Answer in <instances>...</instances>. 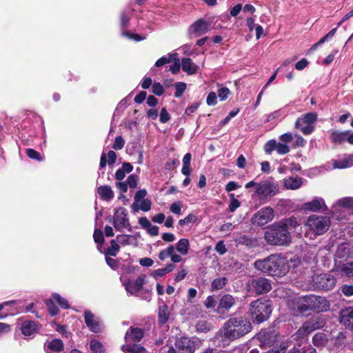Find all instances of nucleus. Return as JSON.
Instances as JSON below:
<instances>
[{"label": "nucleus", "instance_id": "obj_28", "mask_svg": "<svg viewBox=\"0 0 353 353\" xmlns=\"http://www.w3.org/2000/svg\"><path fill=\"white\" fill-rule=\"evenodd\" d=\"M117 241L121 245H137V239L135 235L119 234L117 236Z\"/></svg>", "mask_w": 353, "mask_h": 353}, {"label": "nucleus", "instance_id": "obj_60", "mask_svg": "<svg viewBox=\"0 0 353 353\" xmlns=\"http://www.w3.org/2000/svg\"><path fill=\"white\" fill-rule=\"evenodd\" d=\"M204 304L208 309H214L216 305V301L213 296H208L206 298Z\"/></svg>", "mask_w": 353, "mask_h": 353}, {"label": "nucleus", "instance_id": "obj_7", "mask_svg": "<svg viewBox=\"0 0 353 353\" xmlns=\"http://www.w3.org/2000/svg\"><path fill=\"white\" fill-rule=\"evenodd\" d=\"M288 307L294 315H304L312 310L310 294L298 296L288 301Z\"/></svg>", "mask_w": 353, "mask_h": 353}, {"label": "nucleus", "instance_id": "obj_3", "mask_svg": "<svg viewBox=\"0 0 353 353\" xmlns=\"http://www.w3.org/2000/svg\"><path fill=\"white\" fill-rule=\"evenodd\" d=\"M254 267L268 275L282 276L289 270L288 261L279 254H271L263 259H258L254 263Z\"/></svg>", "mask_w": 353, "mask_h": 353}, {"label": "nucleus", "instance_id": "obj_57", "mask_svg": "<svg viewBox=\"0 0 353 353\" xmlns=\"http://www.w3.org/2000/svg\"><path fill=\"white\" fill-rule=\"evenodd\" d=\"M152 92L157 95L161 96L164 93V88L160 83H154L152 85Z\"/></svg>", "mask_w": 353, "mask_h": 353}, {"label": "nucleus", "instance_id": "obj_50", "mask_svg": "<svg viewBox=\"0 0 353 353\" xmlns=\"http://www.w3.org/2000/svg\"><path fill=\"white\" fill-rule=\"evenodd\" d=\"M196 221V216L193 214H189L185 218L183 219H180L179 221V224L180 226L183 227L189 223H193Z\"/></svg>", "mask_w": 353, "mask_h": 353}, {"label": "nucleus", "instance_id": "obj_1", "mask_svg": "<svg viewBox=\"0 0 353 353\" xmlns=\"http://www.w3.org/2000/svg\"><path fill=\"white\" fill-rule=\"evenodd\" d=\"M252 324L249 319L244 316L230 318L217 332L215 339L219 345H226L232 341L239 339L252 330Z\"/></svg>", "mask_w": 353, "mask_h": 353}, {"label": "nucleus", "instance_id": "obj_56", "mask_svg": "<svg viewBox=\"0 0 353 353\" xmlns=\"http://www.w3.org/2000/svg\"><path fill=\"white\" fill-rule=\"evenodd\" d=\"M146 194L147 192L145 189L137 191L134 195V205H138L141 200L145 199L144 198L146 196Z\"/></svg>", "mask_w": 353, "mask_h": 353}, {"label": "nucleus", "instance_id": "obj_20", "mask_svg": "<svg viewBox=\"0 0 353 353\" xmlns=\"http://www.w3.org/2000/svg\"><path fill=\"white\" fill-rule=\"evenodd\" d=\"M316 320L312 319L307 321L298 330L297 334L299 336L304 337L309 334L310 332L319 327Z\"/></svg>", "mask_w": 353, "mask_h": 353}, {"label": "nucleus", "instance_id": "obj_45", "mask_svg": "<svg viewBox=\"0 0 353 353\" xmlns=\"http://www.w3.org/2000/svg\"><path fill=\"white\" fill-rule=\"evenodd\" d=\"M132 10H125L121 14V26L122 28H126L128 27L130 15L131 14Z\"/></svg>", "mask_w": 353, "mask_h": 353}, {"label": "nucleus", "instance_id": "obj_26", "mask_svg": "<svg viewBox=\"0 0 353 353\" xmlns=\"http://www.w3.org/2000/svg\"><path fill=\"white\" fill-rule=\"evenodd\" d=\"M303 185V179L299 176L287 177L283 179V185L287 190H296Z\"/></svg>", "mask_w": 353, "mask_h": 353}, {"label": "nucleus", "instance_id": "obj_32", "mask_svg": "<svg viewBox=\"0 0 353 353\" xmlns=\"http://www.w3.org/2000/svg\"><path fill=\"white\" fill-rule=\"evenodd\" d=\"M121 350L125 353H144L145 352V349L141 345L132 343H126L122 345Z\"/></svg>", "mask_w": 353, "mask_h": 353}, {"label": "nucleus", "instance_id": "obj_43", "mask_svg": "<svg viewBox=\"0 0 353 353\" xmlns=\"http://www.w3.org/2000/svg\"><path fill=\"white\" fill-rule=\"evenodd\" d=\"M172 252H175V248L170 245L166 249L162 250L159 254V259L161 261H165L167 258L171 257Z\"/></svg>", "mask_w": 353, "mask_h": 353}, {"label": "nucleus", "instance_id": "obj_62", "mask_svg": "<svg viewBox=\"0 0 353 353\" xmlns=\"http://www.w3.org/2000/svg\"><path fill=\"white\" fill-rule=\"evenodd\" d=\"M208 105H215L217 103V96L214 92H210L206 99Z\"/></svg>", "mask_w": 353, "mask_h": 353}, {"label": "nucleus", "instance_id": "obj_10", "mask_svg": "<svg viewBox=\"0 0 353 353\" xmlns=\"http://www.w3.org/2000/svg\"><path fill=\"white\" fill-rule=\"evenodd\" d=\"M314 287L321 290H330L336 285V278L330 273L316 274L313 276Z\"/></svg>", "mask_w": 353, "mask_h": 353}, {"label": "nucleus", "instance_id": "obj_38", "mask_svg": "<svg viewBox=\"0 0 353 353\" xmlns=\"http://www.w3.org/2000/svg\"><path fill=\"white\" fill-rule=\"evenodd\" d=\"M228 283V279L225 277H220L215 279L211 283L212 290H219L223 288Z\"/></svg>", "mask_w": 353, "mask_h": 353}, {"label": "nucleus", "instance_id": "obj_24", "mask_svg": "<svg viewBox=\"0 0 353 353\" xmlns=\"http://www.w3.org/2000/svg\"><path fill=\"white\" fill-rule=\"evenodd\" d=\"M181 68L185 72L190 75L197 73L199 70V66L190 58L181 59Z\"/></svg>", "mask_w": 353, "mask_h": 353}, {"label": "nucleus", "instance_id": "obj_51", "mask_svg": "<svg viewBox=\"0 0 353 353\" xmlns=\"http://www.w3.org/2000/svg\"><path fill=\"white\" fill-rule=\"evenodd\" d=\"M295 127L296 128L299 129L301 132L305 135L310 134L314 130V125L309 124H300V126Z\"/></svg>", "mask_w": 353, "mask_h": 353}, {"label": "nucleus", "instance_id": "obj_29", "mask_svg": "<svg viewBox=\"0 0 353 353\" xmlns=\"http://www.w3.org/2000/svg\"><path fill=\"white\" fill-rule=\"evenodd\" d=\"M317 119V114L314 112H309L299 117L296 123L295 126H300V124H309L314 125Z\"/></svg>", "mask_w": 353, "mask_h": 353}, {"label": "nucleus", "instance_id": "obj_11", "mask_svg": "<svg viewBox=\"0 0 353 353\" xmlns=\"http://www.w3.org/2000/svg\"><path fill=\"white\" fill-rule=\"evenodd\" d=\"M248 287L250 291H254L257 294H263L271 290L272 284L269 279L259 277L250 280Z\"/></svg>", "mask_w": 353, "mask_h": 353}, {"label": "nucleus", "instance_id": "obj_4", "mask_svg": "<svg viewBox=\"0 0 353 353\" xmlns=\"http://www.w3.org/2000/svg\"><path fill=\"white\" fill-rule=\"evenodd\" d=\"M254 188L256 195L261 200L272 198L280 192L279 182L273 177L268 176L260 182L251 181L245 185L246 189Z\"/></svg>", "mask_w": 353, "mask_h": 353}, {"label": "nucleus", "instance_id": "obj_33", "mask_svg": "<svg viewBox=\"0 0 353 353\" xmlns=\"http://www.w3.org/2000/svg\"><path fill=\"white\" fill-rule=\"evenodd\" d=\"M175 268V265L173 263L168 264L165 268H160L156 270H153L150 275L156 280L159 279L160 277L163 276L168 273L171 272Z\"/></svg>", "mask_w": 353, "mask_h": 353}, {"label": "nucleus", "instance_id": "obj_15", "mask_svg": "<svg viewBox=\"0 0 353 353\" xmlns=\"http://www.w3.org/2000/svg\"><path fill=\"white\" fill-rule=\"evenodd\" d=\"M144 330L137 327H130L125 335V343H139L143 339Z\"/></svg>", "mask_w": 353, "mask_h": 353}, {"label": "nucleus", "instance_id": "obj_64", "mask_svg": "<svg viewBox=\"0 0 353 353\" xmlns=\"http://www.w3.org/2000/svg\"><path fill=\"white\" fill-rule=\"evenodd\" d=\"M230 93V90L226 87H223L219 90L218 96L221 101H225Z\"/></svg>", "mask_w": 353, "mask_h": 353}, {"label": "nucleus", "instance_id": "obj_53", "mask_svg": "<svg viewBox=\"0 0 353 353\" xmlns=\"http://www.w3.org/2000/svg\"><path fill=\"white\" fill-rule=\"evenodd\" d=\"M26 154L28 157L32 159H35L39 161H41L43 159L39 152L31 148L27 149Z\"/></svg>", "mask_w": 353, "mask_h": 353}, {"label": "nucleus", "instance_id": "obj_47", "mask_svg": "<svg viewBox=\"0 0 353 353\" xmlns=\"http://www.w3.org/2000/svg\"><path fill=\"white\" fill-rule=\"evenodd\" d=\"M174 87V97L176 98L181 97L186 89V84L183 82H178L175 83Z\"/></svg>", "mask_w": 353, "mask_h": 353}, {"label": "nucleus", "instance_id": "obj_46", "mask_svg": "<svg viewBox=\"0 0 353 353\" xmlns=\"http://www.w3.org/2000/svg\"><path fill=\"white\" fill-rule=\"evenodd\" d=\"M312 341L314 345L320 346L326 343L327 339L324 334L317 333L313 336Z\"/></svg>", "mask_w": 353, "mask_h": 353}, {"label": "nucleus", "instance_id": "obj_63", "mask_svg": "<svg viewBox=\"0 0 353 353\" xmlns=\"http://www.w3.org/2000/svg\"><path fill=\"white\" fill-rule=\"evenodd\" d=\"M342 293L346 296H351L353 295V285H343L341 288Z\"/></svg>", "mask_w": 353, "mask_h": 353}, {"label": "nucleus", "instance_id": "obj_42", "mask_svg": "<svg viewBox=\"0 0 353 353\" xmlns=\"http://www.w3.org/2000/svg\"><path fill=\"white\" fill-rule=\"evenodd\" d=\"M94 241L97 243V248L101 251V247L104 243V236L103 232L99 229H95L93 234Z\"/></svg>", "mask_w": 353, "mask_h": 353}, {"label": "nucleus", "instance_id": "obj_59", "mask_svg": "<svg viewBox=\"0 0 353 353\" xmlns=\"http://www.w3.org/2000/svg\"><path fill=\"white\" fill-rule=\"evenodd\" d=\"M124 144L125 141L123 139V137L121 136H118L115 138L112 147L114 150H119L123 148Z\"/></svg>", "mask_w": 353, "mask_h": 353}, {"label": "nucleus", "instance_id": "obj_12", "mask_svg": "<svg viewBox=\"0 0 353 353\" xmlns=\"http://www.w3.org/2000/svg\"><path fill=\"white\" fill-rule=\"evenodd\" d=\"M210 23L204 19H199L194 21L188 30L189 38L199 37L207 33L210 30Z\"/></svg>", "mask_w": 353, "mask_h": 353}, {"label": "nucleus", "instance_id": "obj_8", "mask_svg": "<svg viewBox=\"0 0 353 353\" xmlns=\"http://www.w3.org/2000/svg\"><path fill=\"white\" fill-rule=\"evenodd\" d=\"M201 345V341L196 337L181 336L177 338L174 347L179 353H194Z\"/></svg>", "mask_w": 353, "mask_h": 353}, {"label": "nucleus", "instance_id": "obj_34", "mask_svg": "<svg viewBox=\"0 0 353 353\" xmlns=\"http://www.w3.org/2000/svg\"><path fill=\"white\" fill-rule=\"evenodd\" d=\"M108 160L107 161L105 153H104V152L102 153L101 159H100V164H99L101 169L105 168L107 163L109 165H112L115 163L116 158H117V154H116L115 152H114L113 150H110L108 153Z\"/></svg>", "mask_w": 353, "mask_h": 353}, {"label": "nucleus", "instance_id": "obj_35", "mask_svg": "<svg viewBox=\"0 0 353 353\" xmlns=\"http://www.w3.org/2000/svg\"><path fill=\"white\" fill-rule=\"evenodd\" d=\"M190 248V243L187 239H181L176 244L175 249L182 255H186Z\"/></svg>", "mask_w": 353, "mask_h": 353}, {"label": "nucleus", "instance_id": "obj_52", "mask_svg": "<svg viewBox=\"0 0 353 353\" xmlns=\"http://www.w3.org/2000/svg\"><path fill=\"white\" fill-rule=\"evenodd\" d=\"M336 28H333L332 30H331L326 35L323 37L319 41V42L317 43L314 45V48H315L316 46H317L319 45H321L323 43H325V42L329 41L330 39H331L334 36V34H336Z\"/></svg>", "mask_w": 353, "mask_h": 353}, {"label": "nucleus", "instance_id": "obj_40", "mask_svg": "<svg viewBox=\"0 0 353 353\" xmlns=\"http://www.w3.org/2000/svg\"><path fill=\"white\" fill-rule=\"evenodd\" d=\"M110 244L111 245L106 249L105 254L114 256L119 252L120 246L119 243L114 239L111 240Z\"/></svg>", "mask_w": 353, "mask_h": 353}, {"label": "nucleus", "instance_id": "obj_6", "mask_svg": "<svg viewBox=\"0 0 353 353\" xmlns=\"http://www.w3.org/2000/svg\"><path fill=\"white\" fill-rule=\"evenodd\" d=\"M330 224V217L312 214L307 218L305 226L316 235H321L329 230Z\"/></svg>", "mask_w": 353, "mask_h": 353}, {"label": "nucleus", "instance_id": "obj_49", "mask_svg": "<svg viewBox=\"0 0 353 353\" xmlns=\"http://www.w3.org/2000/svg\"><path fill=\"white\" fill-rule=\"evenodd\" d=\"M239 243L245 245L250 247H254L256 245V241L254 239L250 238L246 235H243L239 239Z\"/></svg>", "mask_w": 353, "mask_h": 353}, {"label": "nucleus", "instance_id": "obj_5", "mask_svg": "<svg viewBox=\"0 0 353 353\" xmlns=\"http://www.w3.org/2000/svg\"><path fill=\"white\" fill-rule=\"evenodd\" d=\"M250 312L254 323L260 324L266 321L272 313L269 300L257 299L250 305Z\"/></svg>", "mask_w": 353, "mask_h": 353}, {"label": "nucleus", "instance_id": "obj_58", "mask_svg": "<svg viewBox=\"0 0 353 353\" xmlns=\"http://www.w3.org/2000/svg\"><path fill=\"white\" fill-rule=\"evenodd\" d=\"M170 119V116L167 109L165 108H163L161 110L160 115H159V121L162 123H167Z\"/></svg>", "mask_w": 353, "mask_h": 353}, {"label": "nucleus", "instance_id": "obj_14", "mask_svg": "<svg viewBox=\"0 0 353 353\" xmlns=\"http://www.w3.org/2000/svg\"><path fill=\"white\" fill-rule=\"evenodd\" d=\"M312 310L316 312H325L330 309V303L324 297L310 294Z\"/></svg>", "mask_w": 353, "mask_h": 353}, {"label": "nucleus", "instance_id": "obj_61", "mask_svg": "<svg viewBox=\"0 0 353 353\" xmlns=\"http://www.w3.org/2000/svg\"><path fill=\"white\" fill-rule=\"evenodd\" d=\"M139 209L144 212H148L151 208V201L148 199L141 200L139 203Z\"/></svg>", "mask_w": 353, "mask_h": 353}, {"label": "nucleus", "instance_id": "obj_17", "mask_svg": "<svg viewBox=\"0 0 353 353\" xmlns=\"http://www.w3.org/2000/svg\"><path fill=\"white\" fill-rule=\"evenodd\" d=\"M303 208L312 212L326 211L327 208L323 199L316 197L312 201L303 205Z\"/></svg>", "mask_w": 353, "mask_h": 353}, {"label": "nucleus", "instance_id": "obj_27", "mask_svg": "<svg viewBox=\"0 0 353 353\" xmlns=\"http://www.w3.org/2000/svg\"><path fill=\"white\" fill-rule=\"evenodd\" d=\"M334 168L344 169L353 166V154L345 157L342 159L334 160L332 163Z\"/></svg>", "mask_w": 353, "mask_h": 353}, {"label": "nucleus", "instance_id": "obj_16", "mask_svg": "<svg viewBox=\"0 0 353 353\" xmlns=\"http://www.w3.org/2000/svg\"><path fill=\"white\" fill-rule=\"evenodd\" d=\"M84 319L88 327L91 332L95 333L100 332L101 322L99 318L95 316L90 311H85Z\"/></svg>", "mask_w": 353, "mask_h": 353}, {"label": "nucleus", "instance_id": "obj_30", "mask_svg": "<svg viewBox=\"0 0 353 353\" xmlns=\"http://www.w3.org/2000/svg\"><path fill=\"white\" fill-rule=\"evenodd\" d=\"M97 193L100 199L104 201H110L114 196V194L112 188L108 185H101L97 188Z\"/></svg>", "mask_w": 353, "mask_h": 353}, {"label": "nucleus", "instance_id": "obj_25", "mask_svg": "<svg viewBox=\"0 0 353 353\" xmlns=\"http://www.w3.org/2000/svg\"><path fill=\"white\" fill-rule=\"evenodd\" d=\"M234 304V298L231 294H225L221 297L218 309L228 311Z\"/></svg>", "mask_w": 353, "mask_h": 353}, {"label": "nucleus", "instance_id": "obj_39", "mask_svg": "<svg viewBox=\"0 0 353 353\" xmlns=\"http://www.w3.org/2000/svg\"><path fill=\"white\" fill-rule=\"evenodd\" d=\"M172 59H177V53H172L170 54L168 57L163 56L159 59L156 63V67H161L166 63H170L172 61Z\"/></svg>", "mask_w": 353, "mask_h": 353}, {"label": "nucleus", "instance_id": "obj_19", "mask_svg": "<svg viewBox=\"0 0 353 353\" xmlns=\"http://www.w3.org/2000/svg\"><path fill=\"white\" fill-rule=\"evenodd\" d=\"M340 323L346 328L353 330V307H345L341 311Z\"/></svg>", "mask_w": 353, "mask_h": 353}, {"label": "nucleus", "instance_id": "obj_18", "mask_svg": "<svg viewBox=\"0 0 353 353\" xmlns=\"http://www.w3.org/2000/svg\"><path fill=\"white\" fill-rule=\"evenodd\" d=\"M62 341L59 339L47 341L43 346L46 353H64Z\"/></svg>", "mask_w": 353, "mask_h": 353}, {"label": "nucleus", "instance_id": "obj_23", "mask_svg": "<svg viewBox=\"0 0 353 353\" xmlns=\"http://www.w3.org/2000/svg\"><path fill=\"white\" fill-rule=\"evenodd\" d=\"M144 283L142 277H138L134 281H129L125 284L126 291L130 294H135L140 291Z\"/></svg>", "mask_w": 353, "mask_h": 353}, {"label": "nucleus", "instance_id": "obj_48", "mask_svg": "<svg viewBox=\"0 0 353 353\" xmlns=\"http://www.w3.org/2000/svg\"><path fill=\"white\" fill-rule=\"evenodd\" d=\"M277 144L278 143L274 139L268 141L264 145V150L265 153L270 154L274 150H276Z\"/></svg>", "mask_w": 353, "mask_h": 353}, {"label": "nucleus", "instance_id": "obj_41", "mask_svg": "<svg viewBox=\"0 0 353 353\" xmlns=\"http://www.w3.org/2000/svg\"><path fill=\"white\" fill-rule=\"evenodd\" d=\"M90 347L94 353H105V352L103 344L95 339L90 341Z\"/></svg>", "mask_w": 353, "mask_h": 353}, {"label": "nucleus", "instance_id": "obj_37", "mask_svg": "<svg viewBox=\"0 0 353 353\" xmlns=\"http://www.w3.org/2000/svg\"><path fill=\"white\" fill-rule=\"evenodd\" d=\"M159 323L160 324H165L169 319L168 307L166 305L163 304L159 308Z\"/></svg>", "mask_w": 353, "mask_h": 353}, {"label": "nucleus", "instance_id": "obj_31", "mask_svg": "<svg viewBox=\"0 0 353 353\" xmlns=\"http://www.w3.org/2000/svg\"><path fill=\"white\" fill-rule=\"evenodd\" d=\"M335 270L343 275L353 276V262L336 264Z\"/></svg>", "mask_w": 353, "mask_h": 353}, {"label": "nucleus", "instance_id": "obj_36", "mask_svg": "<svg viewBox=\"0 0 353 353\" xmlns=\"http://www.w3.org/2000/svg\"><path fill=\"white\" fill-rule=\"evenodd\" d=\"M338 206L345 208H353V197H345L338 201L337 203L333 205L332 214H335V210Z\"/></svg>", "mask_w": 353, "mask_h": 353}, {"label": "nucleus", "instance_id": "obj_2", "mask_svg": "<svg viewBox=\"0 0 353 353\" xmlns=\"http://www.w3.org/2000/svg\"><path fill=\"white\" fill-rule=\"evenodd\" d=\"M296 218L291 216L270 225L264 234V239L270 245H286L291 241L290 231L298 225Z\"/></svg>", "mask_w": 353, "mask_h": 353}, {"label": "nucleus", "instance_id": "obj_44", "mask_svg": "<svg viewBox=\"0 0 353 353\" xmlns=\"http://www.w3.org/2000/svg\"><path fill=\"white\" fill-rule=\"evenodd\" d=\"M52 298L63 309H68V308H69L68 301L65 299H64L63 297L61 296L59 294H57V293L52 294Z\"/></svg>", "mask_w": 353, "mask_h": 353}, {"label": "nucleus", "instance_id": "obj_54", "mask_svg": "<svg viewBox=\"0 0 353 353\" xmlns=\"http://www.w3.org/2000/svg\"><path fill=\"white\" fill-rule=\"evenodd\" d=\"M46 305L48 307V310L51 316H53L58 314L59 308L55 305L52 300H48L46 301Z\"/></svg>", "mask_w": 353, "mask_h": 353}, {"label": "nucleus", "instance_id": "obj_22", "mask_svg": "<svg viewBox=\"0 0 353 353\" xmlns=\"http://www.w3.org/2000/svg\"><path fill=\"white\" fill-rule=\"evenodd\" d=\"M347 130L339 131L336 130H330L329 131L330 138L334 144H342L346 141Z\"/></svg>", "mask_w": 353, "mask_h": 353}, {"label": "nucleus", "instance_id": "obj_9", "mask_svg": "<svg viewBox=\"0 0 353 353\" xmlns=\"http://www.w3.org/2000/svg\"><path fill=\"white\" fill-rule=\"evenodd\" d=\"M112 223L115 230L119 232H123L124 230H132L128 211L123 207L115 210L112 217Z\"/></svg>", "mask_w": 353, "mask_h": 353}, {"label": "nucleus", "instance_id": "obj_21", "mask_svg": "<svg viewBox=\"0 0 353 353\" xmlns=\"http://www.w3.org/2000/svg\"><path fill=\"white\" fill-rule=\"evenodd\" d=\"M38 329V325L33 321H25L21 323V330L22 334L26 336H31L34 335Z\"/></svg>", "mask_w": 353, "mask_h": 353}, {"label": "nucleus", "instance_id": "obj_55", "mask_svg": "<svg viewBox=\"0 0 353 353\" xmlns=\"http://www.w3.org/2000/svg\"><path fill=\"white\" fill-rule=\"evenodd\" d=\"M181 208H182L181 203L180 201H176L171 204V205L170 207V210L173 214L180 215V214H181Z\"/></svg>", "mask_w": 353, "mask_h": 353}, {"label": "nucleus", "instance_id": "obj_13", "mask_svg": "<svg viewBox=\"0 0 353 353\" xmlns=\"http://www.w3.org/2000/svg\"><path fill=\"white\" fill-rule=\"evenodd\" d=\"M274 219V210L270 207H265L258 211L252 218V223L258 226L264 225Z\"/></svg>", "mask_w": 353, "mask_h": 353}]
</instances>
